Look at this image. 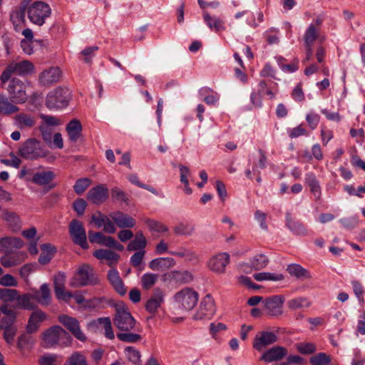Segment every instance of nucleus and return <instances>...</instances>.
<instances>
[{"instance_id": "nucleus-1", "label": "nucleus", "mask_w": 365, "mask_h": 365, "mask_svg": "<svg viewBox=\"0 0 365 365\" xmlns=\"http://www.w3.org/2000/svg\"><path fill=\"white\" fill-rule=\"evenodd\" d=\"M72 341L70 334L58 325H55L46 329L42 334V346L50 349L59 345L68 346Z\"/></svg>"}, {"instance_id": "nucleus-2", "label": "nucleus", "mask_w": 365, "mask_h": 365, "mask_svg": "<svg viewBox=\"0 0 365 365\" xmlns=\"http://www.w3.org/2000/svg\"><path fill=\"white\" fill-rule=\"evenodd\" d=\"M100 283V279L94 269L89 264L81 265L71 279L70 286L74 288L96 285Z\"/></svg>"}, {"instance_id": "nucleus-3", "label": "nucleus", "mask_w": 365, "mask_h": 365, "mask_svg": "<svg viewBox=\"0 0 365 365\" xmlns=\"http://www.w3.org/2000/svg\"><path fill=\"white\" fill-rule=\"evenodd\" d=\"M51 14L50 6L41 1H36L27 6V15L30 21L36 25L42 26L46 19Z\"/></svg>"}, {"instance_id": "nucleus-4", "label": "nucleus", "mask_w": 365, "mask_h": 365, "mask_svg": "<svg viewBox=\"0 0 365 365\" xmlns=\"http://www.w3.org/2000/svg\"><path fill=\"white\" fill-rule=\"evenodd\" d=\"M71 99V92L67 88L58 87L50 91L46 99V106L50 110L66 108Z\"/></svg>"}, {"instance_id": "nucleus-5", "label": "nucleus", "mask_w": 365, "mask_h": 365, "mask_svg": "<svg viewBox=\"0 0 365 365\" xmlns=\"http://www.w3.org/2000/svg\"><path fill=\"white\" fill-rule=\"evenodd\" d=\"M113 323L121 331H137L135 319L132 317L130 312L123 307L116 308Z\"/></svg>"}, {"instance_id": "nucleus-6", "label": "nucleus", "mask_w": 365, "mask_h": 365, "mask_svg": "<svg viewBox=\"0 0 365 365\" xmlns=\"http://www.w3.org/2000/svg\"><path fill=\"white\" fill-rule=\"evenodd\" d=\"M34 68L33 63L27 60L11 63L1 73V83H5L8 81L12 74L25 76L31 73L34 71Z\"/></svg>"}, {"instance_id": "nucleus-7", "label": "nucleus", "mask_w": 365, "mask_h": 365, "mask_svg": "<svg viewBox=\"0 0 365 365\" xmlns=\"http://www.w3.org/2000/svg\"><path fill=\"white\" fill-rule=\"evenodd\" d=\"M28 83L19 78H12L8 85V92L11 101L16 103H23L27 100L26 90Z\"/></svg>"}, {"instance_id": "nucleus-8", "label": "nucleus", "mask_w": 365, "mask_h": 365, "mask_svg": "<svg viewBox=\"0 0 365 365\" xmlns=\"http://www.w3.org/2000/svg\"><path fill=\"white\" fill-rule=\"evenodd\" d=\"M174 299L179 307L185 310H191L198 301V294L192 289L186 287L177 292Z\"/></svg>"}, {"instance_id": "nucleus-9", "label": "nucleus", "mask_w": 365, "mask_h": 365, "mask_svg": "<svg viewBox=\"0 0 365 365\" xmlns=\"http://www.w3.org/2000/svg\"><path fill=\"white\" fill-rule=\"evenodd\" d=\"M19 155L25 159L36 160L45 156L40 142L35 138L28 139L19 149Z\"/></svg>"}, {"instance_id": "nucleus-10", "label": "nucleus", "mask_w": 365, "mask_h": 365, "mask_svg": "<svg viewBox=\"0 0 365 365\" xmlns=\"http://www.w3.org/2000/svg\"><path fill=\"white\" fill-rule=\"evenodd\" d=\"M69 233L73 242L81 247L83 249H88L86 232L83 225L78 220H73L69 225Z\"/></svg>"}, {"instance_id": "nucleus-11", "label": "nucleus", "mask_w": 365, "mask_h": 365, "mask_svg": "<svg viewBox=\"0 0 365 365\" xmlns=\"http://www.w3.org/2000/svg\"><path fill=\"white\" fill-rule=\"evenodd\" d=\"M278 336L276 333L269 331L258 332L253 340V348L258 351H262L265 347L277 342Z\"/></svg>"}, {"instance_id": "nucleus-12", "label": "nucleus", "mask_w": 365, "mask_h": 365, "mask_svg": "<svg viewBox=\"0 0 365 365\" xmlns=\"http://www.w3.org/2000/svg\"><path fill=\"white\" fill-rule=\"evenodd\" d=\"M215 313V307L213 299L206 295L200 302V307L195 314L196 320L210 319Z\"/></svg>"}, {"instance_id": "nucleus-13", "label": "nucleus", "mask_w": 365, "mask_h": 365, "mask_svg": "<svg viewBox=\"0 0 365 365\" xmlns=\"http://www.w3.org/2000/svg\"><path fill=\"white\" fill-rule=\"evenodd\" d=\"M58 321L78 340H86L85 334L81 330L78 321L73 317L61 314L58 316Z\"/></svg>"}, {"instance_id": "nucleus-14", "label": "nucleus", "mask_w": 365, "mask_h": 365, "mask_svg": "<svg viewBox=\"0 0 365 365\" xmlns=\"http://www.w3.org/2000/svg\"><path fill=\"white\" fill-rule=\"evenodd\" d=\"M284 298L279 295L268 297L262 301L267 314L271 317H278L282 314Z\"/></svg>"}, {"instance_id": "nucleus-15", "label": "nucleus", "mask_w": 365, "mask_h": 365, "mask_svg": "<svg viewBox=\"0 0 365 365\" xmlns=\"http://www.w3.org/2000/svg\"><path fill=\"white\" fill-rule=\"evenodd\" d=\"M229 263L230 255L226 252H221L212 257L207 262V266L211 271L217 274H223Z\"/></svg>"}, {"instance_id": "nucleus-16", "label": "nucleus", "mask_w": 365, "mask_h": 365, "mask_svg": "<svg viewBox=\"0 0 365 365\" xmlns=\"http://www.w3.org/2000/svg\"><path fill=\"white\" fill-rule=\"evenodd\" d=\"M31 1V0H22L20 6L11 11L10 19L16 30L25 24V14L27 13V6Z\"/></svg>"}, {"instance_id": "nucleus-17", "label": "nucleus", "mask_w": 365, "mask_h": 365, "mask_svg": "<svg viewBox=\"0 0 365 365\" xmlns=\"http://www.w3.org/2000/svg\"><path fill=\"white\" fill-rule=\"evenodd\" d=\"M66 275L63 272H58L53 277L54 292L57 299L68 300L73 297L71 292L65 291Z\"/></svg>"}, {"instance_id": "nucleus-18", "label": "nucleus", "mask_w": 365, "mask_h": 365, "mask_svg": "<svg viewBox=\"0 0 365 365\" xmlns=\"http://www.w3.org/2000/svg\"><path fill=\"white\" fill-rule=\"evenodd\" d=\"M61 77V71L58 67H51L39 74L38 81L44 86H49L57 83Z\"/></svg>"}, {"instance_id": "nucleus-19", "label": "nucleus", "mask_w": 365, "mask_h": 365, "mask_svg": "<svg viewBox=\"0 0 365 365\" xmlns=\"http://www.w3.org/2000/svg\"><path fill=\"white\" fill-rule=\"evenodd\" d=\"M108 197V190L103 185H98L91 188L87 194V199L96 205L102 204Z\"/></svg>"}, {"instance_id": "nucleus-20", "label": "nucleus", "mask_w": 365, "mask_h": 365, "mask_svg": "<svg viewBox=\"0 0 365 365\" xmlns=\"http://www.w3.org/2000/svg\"><path fill=\"white\" fill-rule=\"evenodd\" d=\"M109 217L119 228H133L136 224L133 217L120 211L110 212Z\"/></svg>"}, {"instance_id": "nucleus-21", "label": "nucleus", "mask_w": 365, "mask_h": 365, "mask_svg": "<svg viewBox=\"0 0 365 365\" xmlns=\"http://www.w3.org/2000/svg\"><path fill=\"white\" fill-rule=\"evenodd\" d=\"M164 292L160 288H155L145 304L146 310L150 314H155L164 302Z\"/></svg>"}, {"instance_id": "nucleus-22", "label": "nucleus", "mask_w": 365, "mask_h": 365, "mask_svg": "<svg viewBox=\"0 0 365 365\" xmlns=\"http://www.w3.org/2000/svg\"><path fill=\"white\" fill-rule=\"evenodd\" d=\"M165 280H169L177 284L190 283L193 279L191 272L187 270H173L164 274Z\"/></svg>"}, {"instance_id": "nucleus-23", "label": "nucleus", "mask_w": 365, "mask_h": 365, "mask_svg": "<svg viewBox=\"0 0 365 365\" xmlns=\"http://www.w3.org/2000/svg\"><path fill=\"white\" fill-rule=\"evenodd\" d=\"M287 354V350L280 346H275L264 352L261 356L260 360L267 363L279 361L282 359Z\"/></svg>"}, {"instance_id": "nucleus-24", "label": "nucleus", "mask_w": 365, "mask_h": 365, "mask_svg": "<svg viewBox=\"0 0 365 365\" xmlns=\"http://www.w3.org/2000/svg\"><path fill=\"white\" fill-rule=\"evenodd\" d=\"M303 39L304 46L313 47L315 41L322 42L324 41V37L321 36L319 28H317L314 24H310L304 32Z\"/></svg>"}, {"instance_id": "nucleus-25", "label": "nucleus", "mask_w": 365, "mask_h": 365, "mask_svg": "<svg viewBox=\"0 0 365 365\" xmlns=\"http://www.w3.org/2000/svg\"><path fill=\"white\" fill-rule=\"evenodd\" d=\"M26 257V254L22 252H5V255L1 257L0 262L4 267H11L23 262Z\"/></svg>"}, {"instance_id": "nucleus-26", "label": "nucleus", "mask_w": 365, "mask_h": 365, "mask_svg": "<svg viewBox=\"0 0 365 365\" xmlns=\"http://www.w3.org/2000/svg\"><path fill=\"white\" fill-rule=\"evenodd\" d=\"M175 264L173 257H158L151 260L148 266L153 271H164L173 267Z\"/></svg>"}, {"instance_id": "nucleus-27", "label": "nucleus", "mask_w": 365, "mask_h": 365, "mask_svg": "<svg viewBox=\"0 0 365 365\" xmlns=\"http://www.w3.org/2000/svg\"><path fill=\"white\" fill-rule=\"evenodd\" d=\"M14 124L20 130L29 129L35 126L36 118L31 114L21 113L14 118Z\"/></svg>"}, {"instance_id": "nucleus-28", "label": "nucleus", "mask_w": 365, "mask_h": 365, "mask_svg": "<svg viewBox=\"0 0 365 365\" xmlns=\"http://www.w3.org/2000/svg\"><path fill=\"white\" fill-rule=\"evenodd\" d=\"M46 319V314L41 310H36L31 313L27 326L26 331L29 334L36 332L40 324Z\"/></svg>"}, {"instance_id": "nucleus-29", "label": "nucleus", "mask_w": 365, "mask_h": 365, "mask_svg": "<svg viewBox=\"0 0 365 365\" xmlns=\"http://www.w3.org/2000/svg\"><path fill=\"white\" fill-rule=\"evenodd\" d=\"M24 242L19 237H5L0 239V251L11 252L13 249H20L23 247Z\"/></svg>"}, {"instance_id": "nucleus-30", "label": "nucleus", "mask_w": 365, "mask_h": 365, "mask_svg": "<svg viewBox=\"0 0 365 365\" xmlns=\"http://www.w3.org/2000/svg\"><path fill=\"white\" fill-rule=\"evenodd\" d=\"M66 130L69 140L76 143L81 136L83 128L80 120L73 119L66 125Z\"/></svg>"}, {"instance_id": "nucleus-31", "label": "nucleus", "mask_w": 365, "mask_h": 365, "mask_svg": "<svg viewBox=\"0 0 365 365\" xmlns=\"http://www.w3.org/2000/svg\"><path fill=\"white\" fill-rule=\"evenodd\" d=\"M88 239L91 243H96L110 247L113 243V237L106 236L102 232L88 231Z\"/></svg>"}, {"instance_id": "nucleus-32", "label": "nucleus", "mask_w": 365, "mask_h": 365, "mask_svg": "<svg viewBox=\"0 0 365 365\" xmlns=\"http://www.w3.org/2000/svg\"><path fill=\"white\" fill-rule=\"evenodd\" d=\"M34 298L42 305H48L51 303V294L48 284H41L39 291L34 294Z\"/></svg>"}, {"instance_id": "nucleus-33", "label": "nucleus", "mask_w": 365, "mask_h": 365, "mask_svg": "<svg viewBox=\"0 0 365 365\" xmlns=\"http://www.w3.org/2000/svg\"><path fill=\"white\" fill-rule=\"evenodd\" d=\"M203 19L212 31L219 32L225 29L224 21L219 17L210 16L207 11L203 12Z\"/></svg>"}, {"instance_id": "nucleus-34", "label": "nucleus", "mask_w": 365, "mask_h": 365, "mask_svg": "<svg viewBox=\"0 0 365 365\" xmlns=\"http://www.w3.org/2000/svg\"><path fill=\"white\" fill-rule=\"evenodd\" d=\"M286 225L287 227L294 234L298 235H306L307 230L302 223L292 219L290 213L286 214Z\"/></svg>"}, {"instance_id": "nucleus-35", "label": "nucleus", "mask_w": 365, "mask_h": 365, "mask_svg": "<svg viewBox=\"0 0 365 365\" xmlns=\"http://www.w3.org/2000/svg\"><path fill=\"white\" fill-rule=\"evenodd\" d=\"M289 274L299 279H311L310 272L297 264H289L287 268Z\"/></svg>"}, {"instance_id": "nucleus-36", "label": "nucleus", "mask_w": 365, "mask_h": 365, "mask_svg": "<svg viewBox=\"0 0 365 365\" xmlns=\"http://www.w3.org/2000/svg\"><path fill=\"white\" fill-rule=\"evenodd\" d=\"M93 256L98 259H106L109 262V264L117 262L119 255L110 250L98 249L93 252Z\"/></svg>"}, {"instance_id": "nucleus-37", "label": "nucleus", "mask_w": 365, "mask_h": 365, "mask_svg": "<svg viewBox=\"0 0 365 365\" xmlns=\"http://www.w3.org/2000/svg\"><path fill=\"white\" fill-rule=\"evenodd\" d=\"M55 177V174L53 171H41L34 174L33 177V182L39 185H48Z\"/></svg>"}, {"instance_id": "nucleus-38", "label": "nucleus", "mask_w": 365, "mask_h": 365, "mask_svg": "<svg viewBox=\"0 0 365 365\" xmlns=\"http://www.w3.org/2000/svg\"><path fill=\"white\" fill-rule=\"evenodd\" d=\"M41 253L38 258V262L41 264H48L53 257L56 249L51 244H43L41 247Z\"/></svg>"}, {"instance_id": "nucleus-39", "label": "nucleus", "mask_w": 365, "mask_h": 365, "mask_svg": "<svg viewBox=\"0 0 365 365\" xmlns=\"http://www.w3.org/2000/svg\"><path fill=\"white\" fill-rule=\"evenodd\" d=\"M305 182L309 186L311 192L315 198L319 199L321 197V187L315 175L313 173H307L305 175Z\"/></svg>"}, {"instance_id": "nucleus-40", "label": "nucleus", "mask_w": 365, "mask_h": 365, "mask_svg": "<svg viewBox=\"0 0 365 365\" xmlns=\"http://www.w3.org/2000/svg\"><path fill=\"white\" fill-rule=\"evenodd\" d=\"M147 244L146 239L141 231L136 233L134 240L130 242L127 249L129 251H135L143 249Z\"/></svg>"}, {"instance_id": "nucleus-41", "label": "nucleus", "mask_w": 365, "mask_h": 365, "mask_svg": "<svg viewBox=\"0 0 365 365\" xmlns=\"http://www.w3.org/2000/svg\"><path fill=\"white\" fill-rule=\"evenodd\" d=\"M34 295L29 294H24L22 295L17 294L16 302L18 306L21 309L26 310L34 309L35 307V304L33 302Z\"/></svg>"}, {"instance_id": "nucleus-42", "label": "nucleus", "mask_w": 365, "mask_h": 365, "mask_svg": "<svg viewBox=\"0 0 365 365\" xmlns=\"http://www.w3.org/2000/svg\"><path fill=\"white\" fill-rule=\"evenodd\" d=\"M2 218L14 230H17L20 228L21 220L15 212L6 210L4 212Z\"/></svg>"}, {"instance_id": "nucleus-43", "label": "nucleus", "mask_w": 365, "mask_h": 365, "mask_svg": "<svg viewBox=\"0 0 365 365\" xmlns=\"http://www.w3.org/2000/svg\"><path fill=\"white\" fill-rule=\"evenodd\" d=\"M177 235L190 236L195 232V226L187 222H180L173 228Z\"/></svg>"}, {"instance_id": "nucleus-44", "label": "nucleus", "mask_w": 365, "mask_h": 365, "mask_svg": "<svg viewBox=\"0 0 365 365\" xmlns=\"http://www.w3.org/2000/svg\"><path fill=\"white\" fill-rule=\"evenodd\" d=\"M97 322L104 329V336L108 339H113L115 334L112 328L111 320L109 317H101L97 319Z\"/></svg>"}, {"instance_id": "nucleus-45", "label": "nucleus", "mask_w": 365, "mask_h": 365, "mask_svg": "<svg viewBox=\"0 0 365 365\" xmlns=\"http://www.w3.org/2000/svg\"><path fill=\"white\" fill-rule=\"evenodd\" d=\"M145 224L150 232L163 234L168 231V227L163 223L151 219H146Z\"/></svg>"}, {"instance_id": "nucleus-46", "label": "nucleus", "mask_w": 365, "mask_h": 365, "mask_svg": "<svg viewBox=\"0 0 365 365\" xmlns=\"http://www.w3.org/2000/svg\"><path fill=\"white\" fill-rule=\"evenodd\" d=\"M12 324H6L5 320L1 321V328L4 329V337L8 344H12L16 333V329L11 326Z\"/></svg>"}, {"instance_id": "nucleus-47", "label": "nucleus", "mask_w": 365, "mask_h": 365, "mask_svg": "<svg viewBox=\"0 0 365 365\" xmlns=\"http://www.w3.org/2000/svg\"><path fill=\"white\" fill-rule=\"evenodd\" d=\"M127 359L135 365H139L141 362L140 351L133 346H127L124 350Z\"/></svg>"}, {"instance_id": "nucleus-48", "label": "nucleus", "mask_w": 365, "mask_h": 365, "mask_svg": "<svg viewBox=\"0 0 365 365\" xmlns=\"http://www.w3.org/2000/svg\"><path fill=\"white\" fill-rule=\"evenodd\" d=\"M257 281H282L284 279V276L282 274H274L270 272H259L253 275Z\"/></svg>"}, {"instance_id": "nucleus-49", "label": "nucleus", "mask_w": 365, "mask_h": 365, "mask_svg": "<svg viewBox=\"0 0 365 365\" xmlns=\"http://www.w3.org/2000/svg\"><path fill=\"white\" fill-rule=\"evenodd\" d=\"M269 262V259L267 256L264 255H257L251 260V267L256 269L259 270L264 268Z\"/></svg>"}, {"instance_id": "nucleus-50", "label": "nucleus", "mask_w": 365, "mask_h": 365, "mask_svg": "<svg viewBox=\"0 0 365 365\" xmlns=\"http://www.w3.org/2000/svg\"><path fill=\"white\" fill-rule=\"evenodd\" d=\"M266 88V83L264 81H260L258 84L257 92L252 93L251 95V101L252 104L255 106H261L262 98L264 96V90Z\"/></svg>"}, {"instance_id": "nucleus-51", "label": "nucleus", "mask_w": 365, "mask_h": 365, "mask_svg": "<svg viewBox=\"0 0 365 365\" xmlns=\"http://www.w3.org/2000/svg\"><path fill=\"white\" fill-rule=\"evenodd\" d=\"M64 365H88L84 355L80 352L73 353L66 360Z\"/></svg>"}, {"instance_id": "nucleus-52", "label": "nucleus", "mask_w": 365, "mask_h": 365, "mask_svg": "<svg viewBox=\"0 0 365 365\" xmlns=\"http://www.w3.org/2000/svg\"><path fill=\"white\" fill-rule=\"evenodd\" d=\"M158 275L153 273H145L141 277L142 287L145 289H150L156 283Z\"/></svg>"}, {"instance_id": "nucleus-53", "label": "nucleus", "mask_w": 365, "mask_h": 365, "mask_svg": "<svg viewBox=\"0 0 365 365\" xmlns=\"http://www.w3.org/2000/svg\"><path fill=\"white\" fill-rule=\"evenodd\" d=\"M287 304L289 308L295 310L302 307H309L310 302L307 298L300 297L288 301Z\"/></svg>"}, {"instance_id": "nucleus-54", "label": "nucleus", "mask_w": 365, "mask_h": 365, "mask_svg": "<svg viewBox=\"0 0 365 365\" xmlns=\"http://www.w3.org/2000/svg\"><path fill=\"white\" fill-rule=\"evenodd\" d=\"M18 110L19 108L11 103L7 98H3L0 100V113L9 115Z\"/></svg>"}, {"instance_id": "nucleus-55", "label": "nucleus", "mask_w": 365, "mask_h": 365, "mask_svg": "<svg viewBox=\"0 0 365 365\" xmlns=\"http://www.w3.org/2000/svg\"><path fill=\"white\" fill-rule=\"evenodd\" d=\"M19 294L16 289H0V299L5 302H13L16 300L17 294Z\"/></svg>"}, {"instance_id": "nucleus-56", "label": "nucleus", "mask_w": 365, "mask_h": 365, "mask_svg": "<svg viewBox=\"0 0 365 365\" xmlns=\"http://www.w3.org/2000/svg\"><path fill=\"white\" fill-rule=\"evenodd\" d=\"M119 340L128 343H135L141 339V336L138 334L131 333L130 331H123L117 334Z\"/></svg>"}, {"instance_id": "nucleus-57", "label": "nucleus", "mask_w": 365, "mask_h": 365, "mask_svg": "<svg viewBox=\"0 0 365 365\" xmlns=\"http://www.w3.org/2000/svg\"><path fill=\"white\" fill-rule=\"evenodd\" d=\"M59 356L56 354H46L38 359L39 365H59Z\"/></svg>"}, {"instance_id": "nucleus-58", "label": "nucleus", "mask_w": 365, "mask_h": 365, "mask_svg": "<svg viewBox=\"0 0 365 365\" xmlns=\"http://www.w3.org/2000/svg\"><path fill=\"white\" fill-rule=\"evenodd\" d=\"M0 311L6 315V318L2 319V320L6 321V324L14 323L16 319V312L13 309L9 307L7 304H5L1 306Z\"/></svg>"}, {"instance_id": "nucleus-59", "label": "nucleus", "mask_w": 365, "mask_h": 365, "mask_svg": "<svg viewBox=\"0 0 365 365\" xmlns=\"http://www.w3.org/2000/svg\"><path fill=\"white\" fill-rule=\"evenodd\" d=\"M309 361L313 365H327L331 361L330 357L325 353H319L317 355L312 356Z\"/></svg>"}, {"instance_id": "nucleus-60", "label": "nucleus", "mask_w": 365, "mask_h": 365, "mask_svg": "<svg viewBox=\"0 0 365 365\" xmlns=\"http://www.w3.org/2000/svg\"><path fill=\"white\" fill-rule=\"evenodd\" d=\"M91 180L86 178L78 180L73 186L74 191L78 195L83 194L91 185Z\"/></svg>"}, {"instance_id": "nucleus-61", "label": "nucleus", "mask_w": 365, "mask_h": 365, "mask_svg": "<svg viewBox=\"0 0 365 365\" xmlns=\"http://www.w3.org/2000/svg\"><path fill=\"white\" fill-rule=\"evenodd\" d=\"M170 254L176 257H184L190 261L197 259L196 254L192 251L187 249H182L178 252H170Z\"/></svg>"}, {"instance_id": "nucleus-62", "label": "nucleus", "mask_w": 365, "mask_h": 365, "mask_svg": "<svg viewBox=\"0 0 365 365\" xmlns=\"http://www.w3.org/2000/svg\"><path fill=\"white\" fill-rule=\"evenodd\" d=\"M108 216L98 212L92 215L91 216V222H93L96 227L101 228L103 226L106 221L107 220Z\"/></svg>"}, {"instance_id": "nucleus-63", "label": "nucleus", "mask_w": 365, "mask_h": 365, "mask_svg": "<svg viewBox=\"0 0 365 365\" xmlns=\"http://www.w3.org/2000/svg\"><path fill=\"white\" fill-rule=\"evenodd\" d=\"M297 348L302 354H309L316 350L314 344L312 343H299L297 345Z\"/></svg>"}, {"instance_id": "nucleus-64", "label": "nucleus", "mask_w": 365, "mask_h": 365, "mask_svg": "<svg viewBox=\"0 0 365 365\" xmlns=\"http://www.w3.org/2000/svg\"><path fill=\"white\" fill-rule=\"evenodd\" d=\"M0 284L4 287H16L18 282L12 275L6 274L0 278Z\"/></svg>"}]
</instances>
